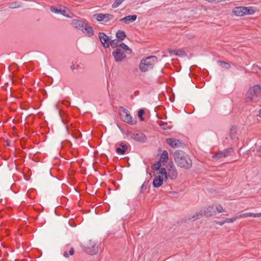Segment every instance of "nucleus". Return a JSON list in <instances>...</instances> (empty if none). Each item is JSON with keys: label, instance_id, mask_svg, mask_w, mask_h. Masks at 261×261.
Returning a JSON list of instances; mask_svg holds the SVG:
<instances>
[{"label": "nucleus", "instance_id": "obj_7", "mask_svg": "<svg viewBox=\"0 0 261 261\" xmlns=\"http://www.w3.org/2000/svg\"><path fill=\"white\" fill-rule=\"evenodd\" d=\"M134 140L141 143H145L147 140L145 135L142 132L130 133L129 135Z\"/></svg>", "mask_w": 261, "mask_h": 261}, {"label": "nucleus", "instance_id": "obj_36", "mask_svg": "<svg viewBox=\"0 0 261 261\" xmlns=\"http://www.w3.org/2000/svg\"><path fill=\"white\" fill-rule=\"evenodd\" d=\"M66 8L64 6V8H61V12H60V14H61L62 15H63V16H66V17H69V16L66 14Z\"/></svg>", "mask_w": 261, "mask_h": 261}, {"label": "nucleus", "instance_id": "obj_13", "mask_svg": "<svg viewBox=\"0 0 261 261\" xmlns=\"http://www.w3.org/2000/svg\"><path fill=\"white\" fill-rule=\"evenodd\" d=\"M137 16L136 15H128L121 19L120 21L125 23H129V22H134L137 19Z\"/></svg>", "mask_w": 261, "mask_h": 261}, {"label": "nucleus", "instance_id": "obj_41", "mask_svg": "<svg viewBox=\"0 0 261 261\" xmlns=\"http://www.w3.org/2000/svg\"><path fill=\"white\" fill-rule=\"evenodd\" d=\"M168 169H173L175 168L173 162L171 161L168 163Z\"/></svg>", "mask_w": 261, "mask_h": 261}, {"label": "nucleus", "instance_id": "obj_29", "mask_svg": "<svg viewBox=\"0 0 261 261\" xmlns=\"http://www.w3.org/2000/svg\"><path fill=\"white\" fill-rule=\"evenodd\" d=\"M97 21H103L104 20V14L102 13H99V14H95L93 16Z\"/></svg>", "mask_w": 261, "mask_h": 261}, {"label": "nucleus", "instance_id": "obj_3", "mask_svg": "<svg viewBox=\"0 0 261 261\" xmlns=\"http://www.w3.org/2000/svg\"><path fill=\"white\" fill-rule=\"evenodd\" d=\"M155 56H150L142 59L139 64L140 70L143 72L152 69L154 64L157 62Z\"/></svg>", "mask_w": 261, "mask_h": 261}, {"label": "nucleus", "instance_id": "obj_28", "mask_svg": "<svg viewBox=\"0 0 261 261\" xmlns=\"http://www.w3.org/2000/svg\"><path fill=\"white\" fill-rule=\"evenodd\" d=\"M114 16L112 14H104V20L103 21L107 22L114 18Z\"/></svg>", "mask_w": 261, "mask_h": 261}, {"label": "nucleus", "instance_id": "obj_8", "mask_svg": "<svg viewBox=\"0 0 261 261\" xmlns=\"http://www.w3.org/2000/svg\"><path fill=\"white\" fill-rule=\"evenodd\" d=\"M166 142L173 148L178 147L185 145V143L181 141L176 138H168Z\"/></svg>", "mask_w": 261, "mask_h": 261}, {"label": "nucleus", "instance_id": "obj_19", "mask_svg": "<svg viewBox=\"0 0 261 261\" xmlns=\"http://www.w3.org/2000/svg\"><path fill=\"white\" fill-rule=\"evenodd\" d=\"M61 8H64V6L62 5H58L57 7L51 6L50 10L53 13L59 14L61 12Z\"/></svg>", "mask_w": 261, "mask_h": 261}, {"label": "nucleus", "instance_id": "obj_27", "mask_svg": "<svg viewBox=\"0 0 261 261\" xmlns=\"http://www.w3.org/2000/svg\"><path fill=\"white\" fill-rule=\"evenodd\" d=\"M247 217H254V213H244L243 214H240L237 216V218H238V219L242 218H245Z\"/></svg>", "mask_w": 261, "mask_h": 261}, {"label": "nucleus", "instance_id": "obj_31", "mask_svg": "<svg viewBox=\"0 0 261 261\" xmlns=\"http://www.w3.org/2000/svg\"><path fill=\"white\" fill-rule=\"evenodd\" d=\"M124 0H115L114 3L112 4V8H116L118 7Z\"/></svg>", "mask_w": 261, "mask_h": 261}, {"label": "nucleus", "instance_id": "obj_16", "mask_svg": "<svg viewBox=\"0 0 261 261\" xmlns=\"http://www.w3.org/2000/svg\"><path fill=\"white\" fill-rule=\"evenodd\" d=\"M120 147H117L116 149V151L118 154H123L127 150V146L126 144L122 143H121L120 144Z\"/></svg>", "mask_w": 261, "mask_h": 261}, {"label": "nucleus", "instance_id": "obj_6", "mask_svg": "<svg viewBox=\"0 0 261 261\" xmlns=\"http://www.w3.org/2000/svg\"><path fill=\"white\" fill-rule=\"evenodd\" d=\"M119 111L120 115L123 121L130 124H136L137 121L133 120L129 112L127 109H125L123 107H120Z\"/></svg>", "mask_w": 261, "mask_h": 261}, {"label": "nucleus", "instance_id": "obj_45", "mask_svg": "<svg viewBox=\"0 0 261 261\" xmlns=\"http://www.w3.org/2000/svg\"><path fill=\"white\" fill-rule=\"evenodd\" d=\"M69 255V253H68L67 251H65L63 253V256L66 258L68 257Z\"/></svg>", "mask_w": 261, "mask_h": 261}, {"label": "nucleus", "instance_id": "obj_26", "mask_svg": "<svg viewBox=\"0 0 261 261\" xmlns=\"http://www.w3.org/2000/svg\"><path fill=\"white\" fill-rule=\"evenodd\" d=\"M237 134V127L235 126H232L230 129V137L231 139H233Z\"/></svg>", "mask_w": 261, "mask_h": 261}, {"label": "nucleus", "instance_id": "obj_37", "mask_svg": "<svg viewBox=\"0 0 261 261\" xmlns=\"http://www.w3.org/2000/svg\"><path fill=\"white\" fill-rule=\"evenodd\" d=\"M159 170L160 174L166 176V174H167V173L166 169L165 168H160Z\"/></svg>", "mask_w": 261, "mask_h": 261}, {"label": "nucleus", "instance_id": "obj_23", "mask_svg": "<svg viewBox=\"0 0 261 261\" xmlns=\"http://www.w3.org/2000/svg\"><path fill=\"white\" fill-rule=\"evenodd\" d=\"M217 63L222 68H225V69H229L230 68V67H231L230 65L228 63L225 62L224 61H218L217 62Z\"/></svg>", "mask_w": 261, "mask_h": 261}, {"label": "nucleus", "instance_id": "obj_38", "mask_svg": "<svg viewBox=\"0 0 261 261\" xmlns=\"http://www.w3.org/2000/svg\"><path fill=\"white\" fill-rule=\"evenodd\" d=\"M215 210L216 212H218V213H221L223 211L222 207L220 205H217L215 206Z\"/></svg>", "mask_w": 261, "mask_h": 261}, {"label": "nucleus", "instance_id": "obj_18", "mask_svg": "<svg viewBox=\"0 0 261 261\" xmlns=\"http://www.w3.org/2000/svg\"><path fill=\"white\" fill-rule=\"evenodd\" d=\"M116 38L119 41H122L126 38L125 33L121 30H119L116 34Z\"/></svg>", "mask_w": 261, "mask_h": 261}, {"label": "nucleus", "instance_id": "obj_52", "mask_svg": "<svg viewBox=\"0 0 261 261\" xmlns=\"http://www.w3.org/2000/svg\"><path fill=\"white\" fill-rule=\"evenodd\" d=\"M259 116L261 117V109L259 110Z\"/></svg>", "mask_w": 261, "mask_h": 261}, {"label": "nucleus", "instance_id": "obj_24", "mask_svg": "<svg viewBox=\"0 0 261 261\" xmlns=\"http://www.w3.org/2000/svg\"><path fill=\"white\" fill-rule=\"evenodd\" d=\"M21 3L15 1L9 4V7L11 9H15L20 7Z\"/></svg>", "mask_w": 261, "mask_h": 261}, {"label": "nucleus", "instance_id": "obj_35", "mask_svg": "<svg viewBox=\"0 0 261 261\" xmlns=\"http://www.w3.org/2000/svg\"><path fill=\"white\" fill-rule=\"evenodd\" d=\"M238 219V218H237V216H236L231 218H226L225 220L226 223H232Z\"/></svg>", "mask_w": 261, "mask_h": 261}, {"label": "nucleus", "instance_id": "obj_39", "mask_svg": "<svg viewBox=\"0 0 261 261\" xmlns=\"http://www.w3.org/2000/svg\"><path fill=\"white\" fill-rule=\"evenodd\" d=\"M147 185H145V184H143L141 187L140 193H144L147 189Z\"/></svg>", "mask_w": 261, "mask_h": 261}, {"label": "nucleus", "instance_id": "obj_2", "mask_svg": "<svg viewBox=\"0 0 261 261\" xmlns=\"http://www.w3.org/2000/svg\"><path fill=\"white\" fill-rule=\"evenodd\" d=\"M246 101L257 102L261 98V86L257 84L250 87L246 95Z\"/></svg>", "mask_w": 261, "mask_h": 261}, {"label": "nucleus", "instance_id": "obj_15", "mask_svg": "<svg viewBox=\"0 0 261 261\" xmlns=\"http://www.w3.org/2000/svg\"><path fill=\"white\" fill-rule=\"evenodd\" d=\"M244 7H237L232 9L233 14L237 16H243L244 15V10H243Z\"/></svg>", "mask_w": 261, "mask_h": 261}, {"label": "nucleus", "instance_id": "obj_50", "mask_svg": "<svg viewBox=\"0 0 261 261\" xmlns=\"http://www.w3.org/2000/svg\"><path fill=\"white\" fill-rule=\"evenodd\" d=\"M258 151L261 152V146H260L259 148H258Z\"/></svg>", "mask_w": 261, "mask_h": 261}, {"label": "nucleus", "instance_id": "obj_44", "mask_svg": "<svg viewBox=\"0 0 261 261\" xmlns=\"http://www.w3.org/2000/svg\"><path fill=\"white\" fill-rule=\"evenodd\" d=\"M169 52L170 53V54L171 55H172V54H174V55H178V54H177V53H176V50H172V49H169Z\"/></svg>", "mask_w": 261, "mask_h": 261}, {"label": "nucleus", "instance_id": "obj_48", "mask_svg": "<svg viewBox=\"0 0 261 261\" xmlns=\"http://www.w3.org/2000/svg\"><path fill=\"white\" fill-rule=\"evenodd\" d=\"M168 176H169L168 175V174H166V176H165V180H166H166H167V179H168Z\"/></svg>", "mask_w": 261, "mask_h": 261}, {"label": "nucleus", "instance_id": "obj_17", "mask_svg": "<svg viewBox=\"0 0 261 261\" xmlns=\"http://www.w3.org/2000/svg\"><path fill=\"white\" fill-rule=\"evenodd\" d=\"M177 175L178 174L176 168L173 169H168V176L170 179H176Z\"/></svg>", "mask_w": 261, "mask_h": 261}, {"label": "nucleus", "instance_id": "obj_49", "mask_svg": "<svg viewBox=\"0 0 261 261\" xmlns=\"http://www.w3.org/2000/svg\"><path fill=\"white\" fill-rule=\"evenodd\" d=\"M6 145H7V146H10V143L9 142V141H7V144H6Z\"/></svg>", "mask_w": 261, "mask_h": 261}, {"label": "nucleus", "instance_id": "obj_47", "mask_svg": "<svg viewBox=\"0 0 261 261\" xmlns=\"http://www.w3.org/2000/svg\"><path fill=\"white\" fill-rule=\"evenodd\" d=\"M70 68H71L72 70H73L74 69H75V65H74V64H72V65H71V66H70Z\"/></svg>", "mask_w": 261, "mask_h": 261}, {"label": "nucleus", "instance_id": "obj_40", "mask_svg": "<svg viewBox=\"0 0 261 261\" xmlns=\"http://www.w3.org/2000/svg\"><path fill=\"white\" fill-rule=\"evenodd\" d=\"M159 125L161 126V127L163 129H168V127L167 126V124L164 123V122H161Z\"/></svg>", "mask_w": 261, "mask_h": 261}, {"label": "nucleus", "instance_id": "obj_22", "mask_svg": "<svg viewBox=\"0 0 261 261\" xmlns=\"http://www.w3.org/2000/svg\"><path fill=\"white\" fill-rule=\"evenodd\" d=\"M168 159V154L166 150H164L160 159V162H165Z\"/></svg>", "mask_w": 261, "mask_h": 261}, {"label": "nucleus", "instance_id": "obj_11", "mask_svg": "<svg viewBox=\"0 0 261 261\" xmlns=\"http://www.w3.org/2000/svg\"><path fill=\"white\" fill-rule=\"evenodd\" d=\"M81 31L85 35L89 37L92 36L94 34L93 28L87 23Z\"/></svg>", "mask_w": 261, "mask_h": 261}, {"label": "nucleus", "instance_id": "obj_5", "mask_svg": "<svg viewBox=\"0 0 261 261\" xmlns=\"http://www.w3.org/2000/svg\"><path fill=\"white\" fill-rule=\"evenodd\" d=\"M82 248L86 253L90 255L95 254L98 252V247L96 246L95 242L91 240L83 245Z\"/></svg>", "mask_w": 261, "mask_h": 261}, {"label": "nucleus", "instance_id": "obj_34", "mask_svg": "<svg viewBox=\"0 0 261 261\" xmlns=\"http://www.w3.org/2000/svg\"><path fill=\"white\" fill-rule=\"evenodd\" d=\"M144 114V111L143 109H141L138 111V117L140 118L141 121H143L144 120V117H143Z\"/></svg>", "mask_w": 261, "mask_h": 261}, {"label": "nucleus", "instance_id": "obj_30", "mask_svg": "<svg viewBox=\"0 0 261 261\" xmlns=\"http://www.w3.org/2000/svg\"><path fill=\"white\" fill-rule=\"evenodd\" d=\"M222 158H224L222 151H219L213 156V158L214 159H220Z\"/></svg>", "mask_w": 261, "mask_h": 261}, {"label": "nucleus", "instance_id": "obj_12", "mask_svg": "<svg viewBox=\"0 0 261 261\" xmlns=\"http://www.w3.org/2000/svg\"><path fill=\"white\" fill-rule=\"evenodd\" d=\"M86 22L79 19H72L71 24L76 29L82 30L83 27L85 26Z\"/></svg>", "mask_w": 261, "mask_h": 261}, {"label": "nucleus", "instance_id": "obj_42", "mask_svg": "<svg viewBox=\"0 0 261 261\" xmlns=\"http://www.w3.org/2000/svg\"><path fill=\"white\" fill-rule=\"evenodd\" d=\"M215 222L216 224H218L220 226L223 225L224 223H226L225 220H224L222 221H215Z\"/></svg>", "mask_w": 261, "mask_h": 261}, {"label": "nucleus", "instance_id": "obj_21", "mask_svg": "<svg viewBox=\"0 0 261 261\" xmlns=\"http://www.w3.org/2000/svg\"><path fill=\"white\" fill-rule=\"evenodd\" d=\"M243 10H244V15H251V14H254L255 12L254 10L252 9V8L250 7H244V8L243 9Z\"/></svg>", "mask_w": 261, "mask_h": 261}, {"label": "nucleus", "instance_id": "obj_20", "mask_svg": "<svg viewBox=\"0 0 261 261\" xmlns=\"http://www.w3.org/2000/svg\"><path fill=\"white\" fill-rule=\"evenodd\" d=\"M119 47L124 50V52L126 54H130L132 52V49L128 47L125 43H122L119 45Z\"/></svg>", "mask_w": 261, "mask_h": 261}, {"label": "nucleus", "instance_id": "obj_43", "mask_svg": "<svg viewBox=\"0 0 261 261\" xmlns=\"http://www.w3.org/2000/svg\"><path fill=\"white\" fill-rule=\"evenodd\" d=\"M68 253L70 255H73L74 253V248H73V247L71 248L70 249Z\"/></svg>", "mask_w": 261, "mask_h": 261}, {"label": "nucleus", "instance_id": "obj_46", "mask_svg": "<svg viewBox=\"0 0 261 261\" xmlns=\"http://www.w3.org/2000/svg\"><path fill=\"white\" fill-rule=\"evenodd\" d=\"M261 217V213H254V217Z\"/></svg>", "mask_w": 261, "mask_h": 261}, {"label": "nucleus", "instance_id": "obj_25", "mask_svg": "<svg viewBox=\"0 0 261 261\" xmlns=\"http://www.w3.org/2000/svg\"><path fill=\"white\" fill-rule=\"evenodd\" d=\"M233 149L231 147L225 149L222 151L224 154V158L229 156L231 154V153L233 152Z\"/></svg>", "mask_w": 261, "mask_h": 261}, {"label": "nucleus", "instance_id": "obj_9", "mask_svg": "<svg viewBox=\"0 0 261 261\" xmlns=\"http://www.w3.org/2000/svg\"><path fill=\"white\" fill-rule=\"evenodd\" d=\"M113 56L115 58V61L117 62L121 61L126 58V55L124 51L120 48H116L112 53Z\"/></svg>", "mask_w": 261, "mask_h": 261}, {"label": "nucleus", "instance_id": "obj_32", "mask_svg": "<svg viewBox=\"0 0 261 261\" xmlns=\"http://www.w3.org/2000/svg\"><path fill=\"white\" fill-rule=\"evenodd\" d=\"M161 166V162L159 161L153 164L152 168L154 170H159Z\"/></svg>", "mask_w": 261, "mask_h": 261}, {"label": "nucleus", "instance_id": "obj_33", "mask_svg": "<svg viewBox=\"0 0 261 261\" xmlns=\"http://www.w3.org/2000/svg\"><path fill=\"white\" fill-rule=\"evenodd\" d=\"M109 44V46L111 45L112 48H115L117 46H119L118 42L116 40H110Z\"/></svg>", "mask_w": 261, "mask_h": 261}, {"label": "nucleus", "instance_id": "obj_10", "mask_svg": "<svg viewBox=\"0 0 261 261\" xmlns=\"http://www.w3.org/2000/svg\"><path fill=\"white\" fill-rule=\"evenodd\" d=\"M99 39L105 48H107L109 47V43L110 42V39L109 37L106 35L104 33H99Z\"/></svg>", "mask_w": 261, "mask_h": 261}, {"label": "nucleus", "instance_id": "obj_53", "mask_svg": "<svg viewBox=\"0 0 261 261\" xmlns=\"http://www.w3.org/2000/svg\"><path fill=\"white\" fill-rule=\"evenodd\" d=\"M259 68L260 69H261V67H259Z\"/></svg>", "mask_w": 261, "mask_h": 261}, {"label": "nucleus", "instance_id": "obj_14", "mask_svg": "<svg viewBox=\"0 0 261 261\" xmlns=\"http://www.w3.org/2000/svg\"><path fill=\"white\" fill-rule=\"evenodd\" d=\"M163 178L160 175H158L155 177V178L153 179L152 182L153 186L154 188H159L160 187L163 182Z\"/></svg>", "mask_w": 261, "mask_h": 261}, {"label": "nucleus", "instance_id": "obj_4", "mask_svg": "<svg viewBox=\"0 0 261 261\" xmlns=\"http://www.w3.org/2000/svg\"><path fill=\"white\" fill-rule=\"evenodd\" d=\"M215 206L204 207L200 212H197L195 214L189 218V220L194 221L197 219L200 218L203 215L206 217L212 216L213 213H215Z\"/></svg>", "mask_w": 261, "mask_h": 261}, {"label": "nucleus", "instance_id": "obj_1", "mask_svg": "<svg viewBox=\"0 0 261 261\" xmlns=\"http://www.w3.org/2000/svg\"><path fill=\"white\" fill-rule=\"evenodd\" d=\"M174 159L177 165L185 169H189L192 166V161L189 155L182 150H176L173 153Z\"/></svg>", "mask_w": 261, "mask_h": 261}, {"label": "nucleus", "instance_id": "obj_51", "mask_svg": "<svg viewBox=\"0 0 261 261\" xmlns=\"http://www.w3.org/2000/svg\"><path fill=\"white\" fill-rule=\"evenodd\" d=\"M80 68L79 65H77L75 67V69H79Z\"/></svg>", "mask_w": 261, "mask_h": 261}]
</instances>
